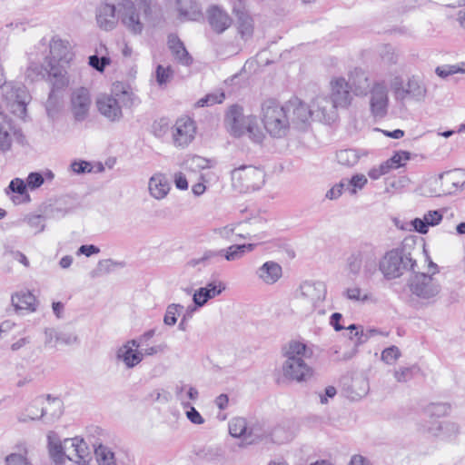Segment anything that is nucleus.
Returning a JSON list of instances; mask_svg holds the SVG:
<instances>
[{
    "label": "nucleus",
    "instance_id": "nucleus-63",
    "mask_svg": "<svg viewBox=\"0 0 465 465\" xmlns=\"http://www.w3.org/2000/svg\"><path fill=\"white\" fill-rule=\"evenodd\" d=\"M402 84V79L400 76L394 77L391 84L395 98L398 100H404L405 86L403 87Z\"/></svg>",
    "mask_w": 465,
    "mask_h": 465
},
{
    "label": "nucleus",
    "instance_id": "nucleus-64",
    "mask_svg": "<svg viewBox=\"0 0 465 465\" xmlns=\"http://www.w3.org/2000/svg\"><path fill=\"white\" fill-rule=\"evenodd\" d=\"M26 186L27 184L24 182V180L20 178H15L11 181L8 189L13 193L24 195L26 194Z\"/></svg>",
    "mask_w": 465,
    "mask_h": 465
},
{
    "label": "nucleus",
    "instance_id": "nucleus-13",
    "mask_svg": "<svg viewBox=\"0 0 465 465\" xmlns=\"http://www.w3.org/2000/svg\"><path fill=\"white\" fill-rule=\"evenodd\" d=\"M196 134V126L190 117H181L173 126V142L176 147H185L193 142Z\"/></svg>",
    "mask_w": 465,
    "mask_h": 465
},
{
    "label": "nucleus",
    "instance_id": "nucleus-58",
    "mask_svg": "<svg viewBox=\"0 0 465 465\" xmlns=\"http://www.w3.org/2000/svg\"><path fill=\"white\" fill-rule=\"evenodd\" d=\"M450 411V405L447 403H432L430 404L427 411L431 416L441 417L448 413Z\"/></svg>",
    "mask_w": 465,
    "mask_h": 465
},
{
    "label": "nucleus",
    "instance_id": "nucleus-50",
    "mask_svg": "<svg viewBox=\"0 0 465 465\" xmlns=\"http://www.w3.org/2000/svg\"><path fill=\"white\" fill-rule=\"evenodd\" d=\"M225 99V94L223 91H216L206 94L197 102L198 106H211L216 104H222Z\"/></svg>",
    "mask_w": 465,
    "mask_h": 465
},
{
    "label": "nucleus",
    "instance_id": "nucleus-35",
    "mask_svg": "<svg viewBox=\"0 0 465 465\" xmlns=\"http://www.w3.org/2000/svg\"><path fill=\"white\" fill-rule=\"evenodd\" d=\"M95 54L89 56L88 64L91 67L102 73L104 68L110 64L111 59L108 56V51L105 45H100L95 49Z\"/></svg>",
    "mask_w": 465,
    "mask_h": 465
},
{
    "label": "nucleus",
    "instance_id": "nucleus-4",
    "mask_svg": "<svg viewBox=\"0 0 465 465\" xmlns=\"http://www.w3.org/2000/svg\"><path fill=\"white\" fill-rule=\"evenodd\" d=\"M153 0H121L117 4L120 21L132 35H141L153 13Z\"/></svg>",
    "mask_w": 465,
    "mask_h": 465
},
{
    "label": "nucleus",
    "instance_id": "nucleus-9",
    "mask_svg": "<svg viewBox=\"0 0 465 465\" xmlns=\"http://www.w3.org/2000/svg\"><path fill=\"white\" fill-rule=\"evenodd\" d=\"M0 88L6 101L16 104L22 112H25V106L29 101L26 88L17 83L6 82L4 68L0 64Z\"/></svg>",
    "mask_w": 465,
    "mask_h": 465
},
{
    "label": "nucleus",
    "instance_id": "nucleus-59",
    "mask_svg": "<svg viewBox=\"0 0 465 465\" xmlns=\"http://www.w3.org/2000/svg\"><path fill=\"white\" fill-rule=\"evenodd\" d=\"M343 190H346V179H343L340 183L334 184L329 191H327L325 196L327 199L336 200L342 194Z\"/></svg>",
    "mask_w": 465,
    "mask_h": 465
},
{
    "label": "nucleus",
    "instance_id": "nucleus-48",
    "mask_svg": "<svg viewBox=\"0 0 465 465\" xmlns=\"http://www.w3.org/2000/svg\"><path fill=\"white\" fill-rule=\"evenodd\" d=\"M343 295L353 302H366L371 300V294L362 291L359 287L348 288L343 292Z\"/></svg>",
    "mask_w": 465,
    "mask_h": 465
},
{
    "label": "nucleus",
    "instance_id": "nucleus-20",
    "mask_svg": "<svg viewBox=\"0 0 465 465\" xmlns=\"http://www.w3.org/2000/svg\"><path fill=\"white\" fill-rule=\"evenodd\" d=\"M208 23L216 34L223 33L232 25V18L219 6H212L207 11Z\"/></svg>",
    "mask_w": 465,
    "mask_h": 465
},
{
    "label": "nucleus",
    "instance_id": "nucleus-42",
    "mask_svg": "<svg viewBox=\"0 0 465 465\" xmlns=\"http://www.w3.org/2000/svg\"><path fill=\"white\" fill-rule=\"evenodd\" d=\"M336 158L341 165L351 167L359 162L360 155L356 150L344 149L336 153Z\"/></svg>",
    "mask_w": 465,
    "mask_h": 465
},
{
    "label": "nucleus",
    "instance_id": "nucleus-31",
    "mask_svg": "<svg viewBox=\"0 0 465 465\" xmlns=\"http://www.w3.org/2000/svg\"><path fill=\"white\" fill-rule=\"evenodd\" d=\"M256 246V243L232 244L222 249V257L227 262L239 261L246 253L252 252Z\"/></svg>",
    "mask_w": 465,
    "mask_h": 465
},
{
    "label": "nucleus",
    "instance_id": "nucleus-1",
    "mask_svg": "<svg viewBox=\"0 0 465 465\" xmlns=\"http://www.w3.org/2000/svg\"><path fill=\"white\" fill-rule=\"evenodd\" d=\"M309 111L298 97H292L283 104L274 99L262 104L261 118L267 133L274 138L287 135L291 126L304 130L308 126Z\"/></svg>",
    "mask_w": 465,
    "mask_h": 465
},
{
    "label": "nucleus",
    "instance_id": "nucleus-56",
    "mask_svg": "<svg viewBox=\"0 0 465 465\" xmlns=\"http://www.w3.org/2000/svg\"><path fill=\"white\" fill-rule=\"evenodd\" d=\"M401 351L398 347L391 346L381 352V360L387 364H393L400 358Z\"/></svg>",
    "mask_w": 465,
    "mask_h": 465
},
{
    "label": "nucleus",
    "instance_id": "nucleus-51",
    "mask_svg": "<svg viewBox=\"0 0 465 465\" xmlns=\"http://www.w3.org/2000/svg\"><path fill=\"white\" fill-rule=\"evenodd\" d=\"M363 272L366 277H371L376 272V254L374 247L371 244V252L364 257Z\"/></svg>",
    "mask_w": 465,
    "mask_h": 465
},
{
    "label": "nucleus",
    "instance_id": "nucleus-7",
    "mask_svg": "<svg viewBox=\"0 0 465 465\" xmlns=\"http://www.w3.org/2000/svg\"><path fill=\"white\" fill-rule=\"evenodd\" d=\"M408 287L411 295L426 305L434 303L441 292L440 282L432 274L424 272L414 273Z\"/></svg>",
    "mask_w": 465,
    "mask_h": 465
},
{
    "label": "nucleus",
    "instance_id": "nucleus-18",
    "mask_svg": "<svg viewBox=\"0 0 465 465\" xmlns=\"http://www.w3.org/2000/svg\"><path fill=\"white\" fill-rule=\"evenodd\" d=\"M120 21L117 5L101 4L96 9V22L98 26L104 31L114 29Z\"/></svg>",
    "mask_w": 465,
    "mask_h": 465
},
{
    "label": "nucleus",
    "instance_id": "nucleus-21",
    "mask_svg": "<svg viewBox=\"0 0 465 465\" xmlns=\"http://www.w3.org/2000/svg\"><path fill=\"white\" fill-rule=\"evenodd\" d=\"M349 85L357 96H365L371 89L368 74L360 68H355L350 74Z\"/></svg>",
    "mask_w": 465,
    "mask_h": 465
},
{
    "label": "nucleus",
    "instance_id": "nucleus-37",
    "mask_svg": "<svg viewBox=\"0 0 465 465\" xmlns=\"http://www.w3.org/2000/svg\"><path fill=\"white\" fill-rule=\"evenodd\" d=\"M422 193L429 197H440L444 195L441 177L437 175L429 178L422 185Z\"/></svg>",
    "mask_w": 465,
    "mask_h": 465
},
{
    "label": "nucleus",
    "instance_id": "nucleus-36",
    "mask_svg": "<svg viewBox=\"0 0 465 465\" xmlns=\"http://www.w3.org/2000/svg\"><path fill=\"white\" fill-rule=\"evenodd\" d=\"M229 432L234 438L244 437L248 444L252 442V440H248L250 433H248L247 421L244 418H233L229 423Z\"/></svg>",
    "mask_w": 465,
    "mask_h": 465
},
{
    "label": "nucleus",
    "instance_id": "nucleus-40",
    "mask_svg": "<svg viewBox=\"0 0 465 465\" xmlns=\"http://www.w3.org/2000/svg\"><path fill=\"white\" fill-rule=\"evenodd\" d=\"M94 455L99 465H116L114 453L107 446L98 445L94 450Z\"/></svg>",
    "mask_w": 465,
    "mask_h": 465
},
{
    "label": "nucleus",
    "instance_id": "nucleus-23",
    "mask_svg": "<svg viewBox=\"0 0 465 465\" xmlns=\"http://www.w3.org/2000/svg\"><path fill=\"white\" fill-rule=\"evenodd\" d=\"M257 277L265 284H274L282 276V266L273 261L264 262L256 270Z\"/></svg>",
    "mask_w": 465,
    "mask_h": 465
},
{
    "label": "nucleus",
    "instance_id": "nucleus-26",
    "mask_svg": "<svg viewBox=\"0 0 465 465\" xmlns=\"http://www.w3.org/2000/svg\"><path fill=\"white\" fill-rule=\"evenodd\" d=\"M168 46L178 63L183 65H190L193 63V57L186 50L183 43L175 35H170L168 36Z\"/></svg>",
    "mask_w": 465,
    "mask_h": 465
},
{
    "label": "nucleus",
    "instance_id": "nucleus-14",
    "mask_svg": "<svg viewBox=\"0 0 465 465\" xmlns=\"http://www.w3.org/2000/svg\"><path fill=\"white\" fill-rule=\"evenodd\" d=\"M91 103L88 89L80 87L72 93L71 110L75 121L83 122L88 117Z\"/></svg>",
    "mask_w": 465,
    "mask_h": 465
},
{
    "label": "nucleus",
    "instance_id": "nucleus-28",
    "mask_svg": "<svg viewBox=\"0 0 465 465\" xmlns=\"http://www.w3.org/2000/svg\"><path fill=\"white\" fill-rule=\"evenodd\" d=\"M371 252V244L363 243L353 251L347 258V269L350 273L358 275L361 270L362 262L366 254Z\"/></svg>",
    "mask_w": 465,
    "mask_h": 465
},
{
    "label": "nucleus",
    "instance_id": "nucleus-52",
    "mask_svg": "<svg viewBox=\"0 0 465 465\" xmlns=\"http://www.w3.org/2000/svg\"><path fill=\"white\" fill-rule=\"evenodd\" d=\"M10 124L8 123H0V150L7 151L12 144L11 135L9 134Z\"/></svg>",
    "mask_w": 465,
    "mask_h": 465
},
{
    "label": "nucleus",
    "instance_id": "nucleus-54",
    "mask_svg": "<svg viewBox=\"0 0 465 465\" xmlns=\"http://www.w3.org/2000/svg\"><path fill=\"white\" fill-rule=\"evenodd\" d=\"M156 81L159 85L166 84L171 81L173 75V72L170 66L163 67V65H158L156 68Z\"/></svg>",
    "mask_w": 465,
    "mask_h": 465
},
{
    "label": "nucleus",
    "instance_id": "nucleus-6",
    "mask_svg": "<svg viewBox=\"0 0 465 465\" xmlns=\"http://www.w3.org/2000/svg\"><path fill=\"white\" fill-rule=\"evenodd\" d=\"M232 188L246 193L260 190L265 183V172L254 165H241L231 171Z\"/></svg>",
    "mask_w": 465,
    "mask_h": 465
},
{
    "label": "nucleus",
    "instance_id": "nucleus-25",
    "mask_svg": "<svg viewBox=\"0 0 465 465\" xmlns=\"http://www.w3.org/2000/svg\"><path fill=\"white\" fill-rule=\"evenodd\" d=\"M148 189L152 197L162 200L168 194L170 183L164 174L155 173L149 179Z\"/></svg>",
    "mask_w": 465,
    "mask_h": 465
},
{
    "label": "nucleus",
    "instance_id": "nucleus-33",
    "mask_svg": "<svg viewBox=\"0 0 465 465\" xmlns=\"http://www.w3.org/2000/svg\"><path fill=\"white\" fill-rule=\"evenodd\" d=\"M116 358L122 361L127 368H134L143 361V353L132 349V346L123 345L117 350Z\"/></svg>",
    "mask_w": 465,
    "mask_h": 465
},
{
    "label": "nucleus",
    "instance_id": "nucleus-38",
    "mask_svg": "<svg viewBox=\"0 0 465 465\" xmlns=\"http://www.w3.org/2000/svg\"><path fill=\"white\" fill-rule=\"evenodd\" d=\"M239 33L242 37L247 38L252 35L253 23L252 17L244 11L236 10Z\"/></svg>",
    "mask_w": 465,
    "mask_h": 465
},
{
    "label": "nucleus",
    "instance_id": "nucleus-22",
    "mask_svg": "<svg viewBox=\"0 0 465 465\" xmlns=\"http://www.w3.org/2000/svg\"><path fill=\"white\" fill-rule=\"evenodd\" d=\"M176 9L181 21H197L203 17L201 5L196 0H176Z\"/></svg>",
    "mask_w": 465,
    "mask_h": 465
},
{
    "label": "nucleus",
    "instance_id": "nucleus-29",
    "mask_svg": "<svg viewBox=\"0 0 465 465\" xmlns=\"http://www.w3.org/2000/svg\"><path fill=\"white\" fill-rule=\"evenodd\" d=\"M426 95L427 88L422 80L415 75L410 77L405 85L404 99L409 96L417 102H421Z\"/></svg>",
    "mask_w": 465,
    "mask_h": 465
},
{
    "label": "nucleus",
    "instance_id": "nucleus-10",
    "mask_svg": "<svg viewBox=\"0 0 465 465\" xmlns=\"http://www.w3.org/2000/svg\"><path fill=\"white\" fill-rule=\"evenodd\" d=\"M336 109L337 107L330 97L324 94L317 95L312 101L311 105H307V110L310 113L308 124L312 118L327 124L333 122L336 118Z\"/></svg>",
    "mask_w": 465,
    "mask_h": 465
},
{
    "label": "nucleus",
    "instance_id": "nucleus-60",
    "mask_svg": "<svg viewBox=\"0 0 465 465\" xmlns=\"http://www.w3.org/2000/svg\"><path fill=\"white\" fill-rule=\"evenodd\" d=\"M439 430L445 435H457L460 431V426L453 421L446 420L439 424Z\"/></svg>",
    "mask_w": 465,
    "mask_h": 465
},
{
    "label": "nucleus",
    "instance_id": "nucleus-19",
    "mask_svg": "<svg viewBox=\"0 0 465 465\" xmlns=\"http://www.w3.org/2000/svg\"><path fill=\"white\" fill-rule=\"evenodd\" d=\"M49 48L51 55L49 61L69 64L74 57L70 43L58 36H54L51 39Z\"/></svg>",
    "mask_w": 465,
    "mask_h": 465
},
{
    "label": "nucleus",
    "instance_id": "nucleus-62",
    "mask_svg": "<svg viewBox=\"0 0 465 465\" xmlns=\"http://www.w3.org/2000/svg\"><path fill=\"white\" fill-rule=\"evenodd\" d=\"M45 182L44 176L40 173H30L27 179L26 184L31 190L39 188Z\"/></svg>",
    "mask_w": 465,
    "mask_h": 465
},
{
    "label": "nucleus",
    "instance_id": "nucleus-16",
    "mask_svg": "<svg viewBox=\"0 0 465 465\" xmlns=\"http://www.w3.org/2000/svg\"><path fill=\"white\" fill-rule=\"evenodd\" d=\"M64 449L66 459L73 460L79 465H85L86 458L89 455L88 447L83 439L78 437L65 439L64 440Z\"/></svg>",
    "mask_w": 465,
    "mask_h": 465
},
{
    "label": "nucleus",
    "instance_id": "nucleus-3",
    "mask_svg": "<svg viewBox=\"0 0 465 465\" xmlns=\"http://www.w3.org/2000/svg\"><path fill=\"white\" fill-rule=\"evenodd\" d=\"M327 288L322 282H303L296 290L292 301V307L296 313L309 316L313 312L325 314L324 301Z\"/></svg>",
    "mask_w": 465,
    "mask_h": 465
},
{
    "label": "nucleus",
    "instance_id": "nucleus-39",
    "mask_svg": "<svg viewBox=\"0 0 465 465\" xmlns=\"http://www.w3.org/2000/svg\"><path fill=\"white\" fill-rule=\"evenodd\" d=\"M199 457L207 462H220L224 460V451L219 446H207L198 453Z\"/></svg>",
    "mask_w": 465,
    "mask_h": 465
},
{
    "label": "nucleus",
    "instance_id": "nucleus-27",
    "mask_svg": "<svg viewBox=\"0 0 465 465\" xmlns=\"http://www.w3.org/2000/svg\"><path fill=\"white\" fill-rule=\"evenodd\" d=\"M46 77L55 89L65 87L69 82L65 68L53 61H48Z\"/></svg>",
    "mask_w": 465,
    "mask_h": 465
},
{
    "label": "nucleus",
    "instance_id": "nucleus-8",
    "mask_svg": "<svg viewBox=\"0 0 465 465\" xmlns=\"http://www.w3.org/2000/svg\"><path fill=\"white\" fill-rule=\"evenodd\" d=\"M116 97L112 95H101L97 98L96 105L102 115L112 122L119 121L123 117L119 100L123 98L125 105L134 104V94L127 90H123L121 94H116Z\"/></svg>",
    "mask_w": 465,
    "mask_h": 465
},
{
    "label": "nucleus",
    "instance_id": "nucleus-46",
    "mask_svg": "<svg viewBox=\"0 0 465 465\" xmlns=\"http://www.w3.org/2000/svg\"><path fill=\"white\" fill-rule=\"evenodd\" d=\"M367 178L364 174L357 173L353 175L350 180H346V190L354 195L358 190H361L367 183Z\"/></svg>",
    "mask_w": 465,
    "mask_h": 465
},
{
    "label": "nucleus",
    "instance_id": "nucleus-5",
    "mask_svg": "<svg viewBox=\"0 0 465 465\" xmlns=\"http://www.w3.org/2000/svg\"><path fill=\"white\" fill-rule=\"evenodd\" d=\"M416 261L404 248H395L385 252L379 262V270L386 280L401 277L407 271L415 270Z\"/></svg>",
    "mask_w": 465,
    "mask_h": 465
},
{
    "label": "nucleus",
    "instance_id": "nucleus-12",
    "mask_svg": "<svg viewBox=\"0 0 465 465\" xmlns=\"http://www.w3.org/2000/svg\"><path fill=\"white\" fill-rule=\"evenodd\" d=\"M253 116L244 115L241 105L232 104L228 107L225 113L224 124L232 135L241 137L245 134L244 126L248 124L249 119Z\"/></svg>",
    "mask_w": 465,
    "mask_h": 465
},
{
    "label": "nucleus",
    "instance_id": "nucleus-61",
    "mask_svg": "<svg viewBox=\"0 0 465 465\" xmlns=\"http://www.w3.org/2000/svg\"><path fill=\"white\" fill-rule=\"evenodd\" d=\"M27 224L35 230V233L45 230L44 218L41 215H31L25 218Z\"/></svg>",
    "mask_w": 465,
    "mask_h": 465
},
{
    "label": "nucleus",
    "instance_id": "nucleus-41",
    "mask_svg": "<svg viewBox=\"0 0 465 465\" xmlns=\"http://www.w3.org/2000/svg\"><path fill=\"white\" fill-rule=\"evenodd\" d=\"M47 68H48V64L44 65L43 64H40V63L30 62L29 65L26 69V72H25V76L31 82H35V81L45 79L46 77Z\"/></svg>",
    "mask_w": 465,
    "mask_h": 465
},
{
    "label": "nucleus",
    "instance_id": "nucleus-2",
    "mask_svg": "<svg viewBox=\"0 0 465 465\" xmlns=\"http://www.w3.org/2000/svg\"><path fill=\"white\" fill-rule=\"evenodd\" d=\"M285 360L282 366L283 379L289 381H305L312 376V369L305 362L310 357L304 343L292 341L283 349Z\"/></svg>",
    "mask_w": 465,
    "mask_h": 465
},
{
    "label": "nucleus",
    "instance_id": "nucleus-53",
    "mask_svg": "<svg viewBox=\"0 0 465 465\" xmlns=\"http://www.w3.org/2000/svg\"><path fill=\"white\" fill-rule=\"evenodd\" d=\"M182 309L183 306L180 304L172 303L168 305L163 317L164 324L173 326L177 322L176 315L179 314V311Z\"/></svg>",
    "mask_w": 465,
    "mask_h": 465
},
{
    "label": "nucleus",
    "instance_id": "nucleus-15",
    "mask_svg": "<svg viewBox=\"0 0 465 465\" xmlns=\"http://www.w3.org/2000/svg\"><path fill=\"white\" fill-rule=\"evenodd\" d=\"M331 100L337 108H347L351 101V90L349 82L343 77H338L331 81Z\"/></svg>",
    "mask_w": 465,
    "mask_h": 465
},
{
    "label": "nucleus",
    "instance_id": "nucleus-17",
    "mask_svg": "<svg viewBox=\"0 0 465 465\" xmlns=\"http://www.w3.org/2000/svg\"><path fill=\"white\" fill-rule=\"evenodd\" d=\"M226 289V284L220 280H213L204 287L197 289L193 295V301L197 307H203L211 299L219 296Z\"/></svg>",
    "mask_w": 465,
    "mask_h": 465
},
{
    "label": "nucleus",
    "instance_id": "nucleus-49",
    "mask_svg": "<svg viewBox=\"0 0 465 465\" xmlns=\"http://www.w3.org/2000/svg\"><path fill=\"white\" fill-rule=\"evenodd\" d=\"M184 164L187 169L198 172L209 167V160L199 155H193L184 162Z\"/></svg>",
    "mask_w": 465,
    "mask_h": 465
},
{
    "label": "nucleus",
    "instance_id": "nucleus-11",
    "mask_svg": "<svg viewBox=\"0 0 465 465\" xmlns=\"http://www.w3.org/2000/svg\"><path fill=\"white\" fill-rule=\"evenodd\" d=\"M369 94H371L370 109L372 115L380 118L384 117L388 113L389 106V94L386 83L384 81L374 82Z\"/></svg>",
    "mask_w": 465,
    "mask_h": 465
},
{
    "label": "nucleus",
    "instance_id": "nucleus-43",
    "mask_svg": "<svg viewBox=\"0 0 465 465\" xmlns=\"http://www.w3.org/2000/svg\"><path fill=\"white\" fill-rule=\"evenodd\" d=\"M47 403L41 410L40 417L49 414L52 419H56L62 414V401L57 398L47 396Z\"/></svg>",
    "mask_w": 465,
    "mask_h": 465
},
{
    "label": "nucleus",
    "instance_id": "nucleus-57",
    "mask_svg": "<svg viewBox=\"0 0 465 465\" xmlns=\"http://www.w3.org/2000/svg\"><path fill=\"white\" fill-rule=\"evenodd\" d=\"M169 123L165 118L154 121L152 125V132L156 137H163L168 131Z\"/></svg>",
    "mask_w": 465,
    "mask_h": 465
},
{
    "label": "nucleus",
    "instance_id": "nucleus-24",
    "mask_svg": "<svg viewBox=\"0 0 465 465\" xmlns=\"http://www.w3.org/2000/svg\"><path fill=\"white\" fill-rule=\"evenodd\" d=\"M11 302L15 311L35 312L38 305L35 296L26 290L14 293L11 297Z\"/></svg>",
    "mask_w": 465,
    "mask_h": 465
},
{
    "label": "nucleus",
    "instance_id": "nucleus-47",
    "mask_svg": "<svg viewBox=\"0 0 465 465\" xmlns=\"http://www.w3.org/2000/svg\"><path fill=\"white\" fill-rule=\"evenodd\" d=\"M222 257V249L220 250H207L200 258L192 259L189 262L191 266H197L200 264L206 265L212 261Z\"/></svg>",
    "mask_w": 465,
    "mask_h": 465
},
{
    "label": "nucleus",
    "instance_id": "nucleus-44",
    "mask_svg": "<svg viewBox=\"0 0 465 465\" xmlns=\"http://www.w3.org/2000/svg\"><path fill=\"white\" fill-rule=\"evenodd\" d=\"M410 159L411 153L409 152L398 151L384 163L387 165L389 171H391L404 166Z\"/></svg>",
    "mask_w": 465,
    "mask_h": 465
},
{
    "label": "nucleus",
    "instance_id": "nucleus-55",
    "mask_svg": "<svg viewBox=\"0 0 465 465\" xmlns=\"http://www.w3.org/2000/svg\"><path fill=\"white\" fill-rule=\"evenodd\" d=\"M78 341L77 336L72 331H57L56 345H72Z\"/></svg>",
    "mask_w": 465,
    "mask_h": 465
},
{
    "label": "nucleus",
    "instance_id": "nucleus-45",
    "mask_svg": "<svg viewBox=\"0 0 465 465\" xmlns=\"http://www.w3.org/2000/svg\"><path fill=\"white\" fill-rule=\"evenodd\" d=\"M245 127V134H248L249 138L256 143H261L264 138V134L258 126L256 117L249 119V123Z\"/></svg>",
    "mask_w": 465,
    "mask_h": 465
},
{
    "label": "nucleus",
    "instance_id": "nucleus-32",
    "mask_svg": "<svg viewBox=\"0 0 465 465\" xmlns=\"http://www.w3.org/2000/svg\"><path fill=\"white\" fill-rule=\"evenodd\" d=\"M442 220V214L440 211H429L424 214L423 218H415L411 223L415 229L420 233H426L429 230V226H435L439 224Z\"/></svg>",
    "mask_w": 465,
    "mask_h": 465
},
{
    "label": "nucleus",
    "instance_id": "nucleus-30",
    "mask_svg": "<svg viewBox=\"0 0 465 465\" xmlns=\"http://www.w3.org/2000/svg\"><path fill=\"white\" fill-rule=\"evenodd\" d=\"M48 450L50 457L56 464H62L66 459L64 449V441L62 442L58 435L54 431L47 434Z\"/></svg>",
    "mask_w": 465,
    "mask_h": 465
},
{
    "label": "nucleus",
    "instance_id": "nucleus-34",
    "mask_svg": "<svg viewBox=\"0 0 465 465\" xmlns=\"http://www.w3.org/2000/svg\"><path fill=\"white\" fill-rule=\"evenodd\" d=\"M29 449L25 442L17 443L14 451L5 459V465H33L28 459Z\"/></svg>",
    "mask_w": 465,
    "mask_h": 465
}]
</instances>
